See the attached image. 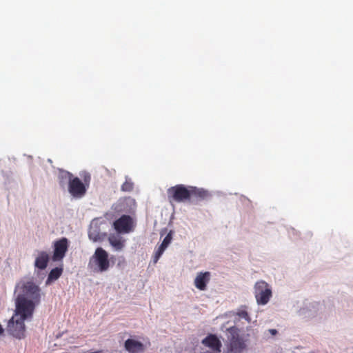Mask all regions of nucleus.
Segmentation results:
<instances>
[{"mask_svg": "<svg viewBox=\"0 0 353 353\" xmlns=\"http://www.w3.org/2000/svg\"><path fill=\"white\" fill-rule=\"evenodd\" d=\"M110 245L116 250H121L124 247L125 241L123 240L121 237H119L115 235L110 236L108 239Z\"/></svg>", "mask_w": 353, "mask_h": 353, "instance_id": "dca6fc26", "label": "nucleus"}, {"mask_svg": "<svg viewBox=\"0 0 353 353\" xmlns=\"http://www.w3.org/2000/svg\"><path fill=\"white\" fill-rule=\"evenodd\" d=\"M124 347L129 353H142L145 351L144 345L132 339H128L125 341Z\"/></svg>", "mask_w": 353, "mask_h": 353, "instance_id": "9b49d317", "label": "nucleus"}, {"mask_svg": "<svg viewBox=\"0 0 353 353\" xmlns=\"http://www.w3.org/2000/svg\"><path fill=\"white\" fill-rule=\"evenodd\" d=\"M14 294L17 312L25 316H32L36 306L41 302L39 286L32 280H21L15 286Z\"/></svg>", "mask_w": 353, "mask_h": 353, "instance_id": "f257e3e1", "label": "nucleus"}, {"mask_svg": "<svg viewBox=\"0 0 353 353\" xmlns=\"http://www.w3.org/2000/svg\"><path fill=\"white\" fill-rule=\"evenodd\" d=\"M134 188V183L132 180L128 177L125 181L122 184L121 190L123 192H131Z\"/></svg>", "mask_w": 353, "mask_h": 353, "instance_id": "6ab92c4d", "label": "nucleus"}, {"mask_svg": "<svg viewBox=\"0 0 353 353\" xmlns=\"http://www.w3.org/2000/svg\"><path fill=\"white\" fill-rule=\"evenodd\" d=\"M68 249V241L63 237L54 243V252L52 260L54 261H61L63 259Z\"/></svg>", "mask_w": 353, "mask_h": 353, "instance_id": "1a4fd4ad", "label": "nucleus"}, {"mask_svg": "<svg viewBox=\"0 0 353 353\" xmlns=\"http://www.w3.org/2000/svg\"><path fill=\"white\" fill-rule=\"evenodd\" d=\"M254 295L259 305H265L272 296V290L268 283L259 281L254 285Z\"/></svg>", "mask_w": 353, "mask_h": 353, "instance_id": "0eeeda50", "label": "nucleus"}, {"mask_svg": "<svg viewBox=\"0 0 353 353\" xmlns=\"http://www.w3.org/2000/svg\"><path fill=\"white\" fill-rule=\"evenodd\" d=\"M90 175L86 174L83 176V182L77 176H73L68 185L69 193L76 199H80L85 196L90 182Z\"/></svg>", "mask_w": 353, "mask_h": 353, "instance_id": "20e7f679", "label": "nucleus"}, {"mask_svg": "<svg viewBox=\"0 0 353 353\" xmlns=\"http://www.w3.org/2000/svg\"><path fill=\"white\" fill-rule=\"evenodd\" d=\"M88 235L90 239L92 240L94 242L99 241L101 239L100 234L96 232V231H90Z\"/></svg>", "mask_w": 353, "mask_h": 353, "instance_id": "412c9836", "label": "nucleus"}, {"mask_svg": "<svg viewBox=\"0 0 353 353\" xmlns=\"http://www.w3.org/2000/svg\"><path fill=\"white\" fill-rule=\"evenodd\" d=\"M202 343L214 351H221V343L215 335L210 334L208 336L203 340Z\"/></svg>", "mask_w": 353, "mask_h": 353, "instance_id": "4468645a", "label": "nucleus"}, {"mask_svg": "<svg viewBox=\"0 0 353 353\" xmlns=\"http://www.w3.org/2000/svg\"><path fill=\"white\" fill-rule=\"evenodd\" d=\"M49 260V254L45 251H41L39 252L38 256L36 257L34 266L37 268L43 270L48 266Z\"/></svg>", "mask_w": 353, "mask_h": 353, "instance_id": "2eb2a0df", "label": "nucleus"}, {"mask_svg": "<svg viewBox=\"0 0 353 353\" xmlns=\"http://www.w3.org/2000/svg\"><path fill=\"white\" fill-rule=\"evenodd\" d=\"M62 268H55L52 269L48 276L47 281H46V285L50 284L52 281H55L58 279L60 276L62 274Z\"/></svg>", "mask_w": 353, "mask_h": 353, "instance_id": "a211bd4d", "label": "nucleus"}, {"mask_svg": "<svg viewBox=\"0 0 353 353\" xmlns=\"http://www.w3.org/2000/svg\"><path fill=\"white\" fill-rule=\"evenodd\" d=\"M236 314L240 319H243L248 323L251 321V319L245 309L241 308L238 310Z\"/></svg>", "mask_w": 353, "mask_h": 353, "instance_id": "aec40b11", "label": "nucleus"}, {"mask_svg": "<svg viewBox=\"0 0 353 353\" xmlns=\"http://www.w3.org/2000/svg\"><path fill=\"white\" fill-rule=\"evenodd\" d=\"M32 317L25 316L23 314L19 313L16 307L14 315L8 322L6 331L9 334L17 339H21L23 338L26 332L24 321L26 319H30Z\"/></svg>", "mask_w": 353, "mask_h": 353, "instance_id": "f03ea898", "label": "nucleus"}, {"mask_svg": "<svg viewBox=\"0 0 353 353\" xmlns=\"http://www.w3.org/2000/svg\"><path fill=\"white\" fill-rule=\"evenodd\" d=\"M189 194L190 202H198L206 199L210 196L209 192L203 188L194 186H189Z\"/></svg>", "mask_w": 353, "mask_h": 353, "instance_id": "9d476101", "label": "nucleus"}, {"mask_svg": "<svg viewBox=\"0 0 353 353\" xmlns=\"http://www.w3.org/2000/svg\"><path fill=\"white\" fill-rule=\"evenodd\" d=\"M89 265L92 268L95 266L94 270L98 272H105L110 267L108 252L101 248L96 249L94 255L90 259Z\"/></svg>", "mask_w": 353, "mask_h": 353, "instance_id": "39448f33", "label": "nucleus"}, {"mask_svg": "<svg viewBox=\"0 0 353 353\" xmlns=\"http://www.w3.org/2000/svg\"><path fill=\"white\" fill-rule=\"evenodd\" d=\"M268 332L273 336L276 335L277 334V330L275 329H270Z\"/></svg>", "mask_w": 353, "mask_h": 353, "instance_id": "4be33fe9", "label": "nucleus"}, {"mask_svg": "<svg viewBox=\"0 0 353 353\" xmlns=\"http://www.w3.org/2000/svg\"><path fill=\"white\" fill-rule=\"evenodd\" d=\"M210 279V274L209 272H200L197 274L194 279V285L196 288L200 290L206 289L207 283Z\"/></svg>", "mask_w": 353, "mask_h": 353, "instance_id": "ddd939ff", "label": "nucleus"}, {"mask_svg": "<svg viewBox=\"0 0 353 353\" xmlns=\"http://www.w3.org/2000/svg\"><path fill=\"white\" fill-rule=\"evenodd\" d=\"M73 176L74 175L68 171H60L58 175V179L60 185L64 186L66 183L68 184L70 183V180H71Z\"/></svg>", "mask_w": 353, "mask_h": 353, "instance_id": "f3484780", "label": "nucleus"}, {"mask_svg": "<svg viewBox=\"0 0 353 353\" xmlns=\"http://www.w3.org/2000/svg\"><path fill=\"white\" fill-rule=\"evenodd\" d=\"M172 239V232L170 231L166 236L164 238L163 241H162L161 244L159 245L158 249L154 253V255L153 256V263H157L159 261V258L163 254L165 250L167 248L168 245L170 243Z\"/></svg>", "mask_w": 353, "mask_h": 353, "instance_id": "f8f14e48", "label": "nucleus"}, {"mask_svg": "<svg viewBox=\"0 0 353 353\" xmlns=\"http://www.w3.org/2000/svg\"><path fill=\"white\" fill-rule=\"evenodd\" d=\"M228 353H241L247 345L243 337L240 335V330L235 326L228 329Z\"/></svg>", "mask_w": 353, "mask_h": 353, "instance_id": "7ed1b4c3", "label": "nucleus"}, {"mask_svg": "<svg viewBox=\"0 0 353 353\" xmlns=\"http://www.w3.org/2000/svg\"><path fill=\"white\" fill-rule=\"evenodd\" d=\"M135 224L130 215H122L113 223L114 230L119 234H127L133 231Z\"/></svg>", "mask_w": 353, "mask_h": 353, "instance_id": "6e6552de", "label": "nucleus"}, {"mask_svg": "<svg viewBox=\"0 0 353 353\" xmlns=\"http://www.w3.org/2000/svg\"><path fill=\"white\" fill-rule=\"evenodd\" d=\"M168 199L170 203H181L190 201L189 186L183 184L176 185L170 188L168 191Z\"/></svg>", "mask_w": 353, "mask_h": 353, "instance_id": "423d86ee", "label": "nucleus"}]
</instances>
